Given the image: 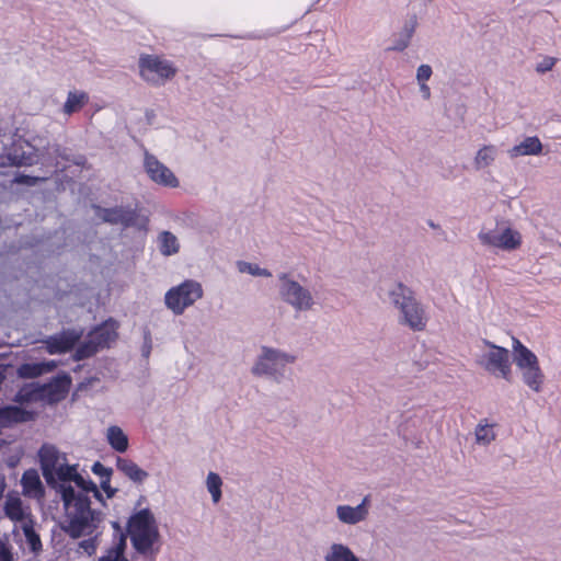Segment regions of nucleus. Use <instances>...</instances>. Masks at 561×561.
<instances>
[{
    "instance_id": "nucleus-1",
    "label": "nucleus",
    "mask_w": 561,
    "mask_h": 561,
    "mask_svg": "<svg viewBox=\"0 0 561 561\" xmlns=\"http://www.w3.org/2000/svg\"><path fill=\"white\" fill-rule=\"evenodd\" d=\"M90 492L95 499L101 500V493L92 481L58 495L64 506L60 529L70 538H85L78 546L79 550L88 556H92L96 551L101 534L100 527L104 520L102 512L91 508L88 496Z\"/></svg>"
},
{
    "instance_id": "nucleus-2",
    "label": "nucleus",
    "mask_w": 561,
    "mask_h": 561,
    "mask_svg": "<svg viewBox=\"0 0 561 561\" xmlns=\"http://www.w3.org/2000/svg\"><path fill=\"white\" fill-rule=\"evenodd\" d=\"M38 457L43 477L57 495L90 482L78 472L77 466L68 465L66 455L54 445L44 444Z\"/></svg>"
},
{
    "instance_id": "nucleus-3",
    "label": "nucleus",
    "mask_w": 561,
    "mask_h": 561,
    "mask_svg": "<svg viewBox=\"0 0 561 561\" xmlns=\"http://www.w3.org/2000/svg\"><path fill=\"white\" fill-rule=\"evenodd\" d=\"M388 298L397 312L399 325L412 332H422L426 329L430 322L427 307L416 298L410 287L397 283L388 290Z\"/></svg>"
},
{
    "instance_id": "nucleus-4",
    "label": "nucleus",
    "mask_w": 561,
    "mask_h": 561,
    "mask_svg": "<svg viewBox=\"0 0 561 561\" xmlns=\"http://www.w3.org/2000/svg\"><path fill=\"white\" fill-rule=\"evenodd\" d=\"M128 535L134 549L151 560L159 551L160 533L154 515L148 508L135 513L128 522Z\"/></svg>"
},
{
    "instance_id": "nucleus-5",
    "label": "nucleus",
    "mask_w": 561,
    "mask_h": 561,
    "mask_svg": "<svg viewBox=\"0 0 561 561\" xmlns=\"http://www.w3.org/2000/svg\"><path fill=\"white\" fill-rule=\"evenodd\" d=\"M296 362V356L278 348L262 346L256 356L251 374L280 382L285 378L287 366Z\"/></svg>"
},
{
    "instance_id": "nucleus-6",
    "label": "nucleus",
    "mask_w": 561,
    "mask_h": 561,
    "mask_svg": "<svg viewBox=\"0 0 561 561\" xmlns=\"http://www.w3.org/2000/svg\"><path fill=\"white\" fill-rule=\"evenodd\" d=\"M478 239L486 248L507 253L519 250L523 244L522 233L510 222L497 224L493 229H482Z\"/></svg>"
},
{
    "instance_id": "nucleus-7",
    "label": "nucleus",
    "mask_w": 561,
    "mask_h": 561,
    "mask_svg": "<svg viewBox=\"0 0 561 561\" xmlns=\"http://www.w3.org/2000/svg\"><path fill=\"white\" fill-rule=\"evenodd\" d=\"M204 295L203 286L195 279H186L171 287L164 295V305L175 316H181Z\"/></svg>"
},
{
    "instance_id": "nucleus-8",
    "label": "nucleus",
    "mask_w": 561,
    "mask_h": 561,
    "mask_svg": "<svg viewBox=\"0 0 561 561\" xmlns=\"http://www.w3.org/2000/svg\"><path fill=\"white\" fill-rule=\"evenodd\" d=\"M278 279L279 297L285 304L295 311H309L313 309L316 300L309 288L302 286L285 273L279 274Z\"/></svg>"
},
{
    "instance_id": "nucleus-9",
    "label": "nucleus",
    "mask_w": 561,
    "mask_h": 561,
    "mask_svg": "<svg viewBox=\"0 0 561 561\" xmlns=\"http://www.w3.org/2000/svg\"><path fill=\"white\" fill-rule=\"evenodd\" d=\"M139 75L152 85H162L178 73L174 64L158 55H142L139 58Z\"/></svg>"
},
{
    "instance_id": "nucleus-10",
    "label": "nucleus",
    "mask_w": 561,
    "mask_h": 561,
    "mask_svg": "<svg viewBox=\"0 0 561 561\" xmlns=\"http://www.w3.org/2000/svg\"><path fill=\"white\" fill-rule=\"evenodd\" d=\"M483 347L478 356V364L490 374L508 380L511 360L508 350L497 346L488 340L482 341Z\"/></svg>"
},
{
    "instance_id": "nucleus-11",
    "label": "nucleus",
    "mask_w": 561,
    "mask_h": 561,
    "mask_svg": "<svg viewBox=\"0 0 561 561\" xmlns=\"http://www.w3.org/2000/svg\"><path fill=\"white\" fill-rule=\"evenodd\" d=\"M116 329L117 323L113 320L105 321L95 328L77 350V357L79 359L87 358L99 350L108 347L117 337Z\"/></svg>"
},
{
    "instance_id": "nucleus-12",
    "label": "nucleus",
    "mask_w": 561,
    "mask_h": 561,
    "mask_svg": "<svg viewBox=\"0 0 561 561\" xmlns=\"http://www.w3.org/2000/svg\"><path fill=\"white\" fill-rule=\"evenodd\" d=\"M144 167L148 176L154 183L172 188L179 186L180 182L174 173L153 154L145 153Z\"/></svg>"
},
{
    "instance_id": "nucleus-13",
    "label": "nucleus",
    "mask_w": 561,
    "mask_h": 561,
    "mask_svg": "<svg viewBox=\"0 0 561 561\" xmlns=\"http://www.w3.org/2000/svg\"><path fill=\"white\" fill-rule=\"evenodd\" d=\"M336 518L343 525H357L367 519L368 510V497H364L363 501L356 505L351 506L346 504L337 505L335 508Z\"/></svg>"
},
{
    "instance_id": "nucleus-14",
    "label": "nucleus",
    "mask_w": 561,
    "mask_h": 561,
    "mask_svg": "<svg viewBox=\"0 0 561 561\" xmlns=\"http://www.w3.org/2000/svg\"><path fill=\"white\" fill-rule=\"evenodd\" d=\"M95 215L104 222L122 225L125 227L133 226L136 221V213L130 208L114 207L101 208L95 207Z\"/></svg>"
},
{
    "instance_id": "nucleus-15",
    "label": "nucleus",
    "mask_w": 561,
    "mask_h": 561,
    "mask_svg": "<svg viewBox=\"0 0 561 561\" xmlns=\"http://www.w3.org/2000/svg\"><path fill=\"white\" fill-rule=\"evenodd\" d=\"M80 334L76 331H65L46 340L47 351L50 354L66 353L79 341Z\"/></svg>"
},
{
    "instance_id": "nucleus-16",
    "label": "nucleus",
    "mask_w": 561,
    "mask_h": 561,
    "mask_svg": "<svg viewBox=\"0 0 561 561\" xmlns=\"http://www.w3.org/2000/svg\"><path fill=\"white\" fill-rule=\"evenodd\" d=\"M499 157V149L495 145L485 144L478 148L472 159L474 171H484L494 165Z\"/></svg>"
},
{
    "instance_id": "nucleus-17",
    "label": "nucleus",
    "mask_w": 561,
    "mask_h": 561,
    "mask_svg": "<svg viewBox=\"0 0 561 561\" xmlns=\"http://www.w3.org/2000/svg\"><path fill=\"white\" fill-rule=\"evenodd\" d=\"M542 152V144L536 136L524 138L507 150L510 159H517L525 156H539Z\"/></svg>"
},
{
    "instance_id": "nucleus-18",
    "label": "nucleus",
    "mask_w": 561,
    "mask_h": 561,
    "mask_svg": "<svg viewBox=\"0 0 561 561\" xmlns=\"http://www.w3.org/2000/svg\"><path fill=\"white\" fill-rule=\"evenodd\" d=\"M21 484L25 496L37 500L44 496V486L35 469H28L23 473Z\"/></svg>"
},
{
    "instance_id": "nucleus-19",
    "label": "nucleus",
    "mask_w": 561,
    "mask_h": 561,
    "mask_svg": "<svg viewBox=\"0 0 561 561\" xmlns=\"http://www.w3.org/2000/svg\"><path fill=\"white\" fill-rule=\"evenodd\" d=\"M514 362L516 366L522 370V374L527 371L528 369H533L535 367H539L537 356L525 347L518 340L514 339Z\"/></svg>"
},
{
    "instance_id": "nucleus-20",
    "label": "nucleus",
    "mask_w": 561,
    "mask_h": 561,
    "mask_svg": "<svg viewBox=\"0 0 561 561\" xmlns=\"http://www.w3.org/2000/svg\"><path fill=\"white\" fill-rule=\"evenodd\" d=\"M5 515L13 522L23 525L26 520H33L28 508L23 506V503L18 496H9L4 505Z\"/></svg>"
},
{
    "instance_id": "nucleus-21",
    "label": "nucleus",
    "mask_w": 561,
    "mask_h": 561,
    "mask_svg": "<svg viewBox=\"0 0 561 561\" xmlns=\"http://www.w3.org/2000/svg\"><path fill=\"white\" fill-rule=\"evenodd\" d=\"M32 414L19 407L9 405L0 408V427H9L16 423L26 422Z\"/></svg>"
},
{
    "instance_id": "nucleus-22",
    "label": "nucleus",
    "mask_w": 561,
    "mask_h": 561,
    "mask_svg": "<svg viewBox=\"0 0 561 561\" xmlns=\"http://www.w3.org/2000/svg\"><path fill=\"white\" fill-rule=\"evenodd\" d=\"M89 103V95L82 90H71L67 94V99L62 105V113L70 116L81 111Z\"/></svg>"
},
{
    "instance_id": "nucleus-23",
    "label": "nucleus",
    "mask_w": 561,
    "mask_h": 561,
    "mask_svg": "<svg viewBox=\"0 0 561 561\" xmlns=\"http://www.w3.org/2000/svg\"><path fill=\"white\" fill-rule=\"evenodd\" d=\"M116 467L117 470L136 483H142L149 476L147 471L130 459L117 458Z\"/></svg>"
},
{
    "instance_id": "nucleus-24",
    "label": "nucleus",
    "mask_w": 561,
    "mask_h": 561,
    "mask_svg": "<svg viewBox=\"0 0 561 561\" xmlns=\"http://www.w3.org/2000/svg\"><path fill=\"white\" fill-rule=\"evenodd\" d=\"M324 561H359L354 552L346 546L340 542H333L327 549Z\"/></svg>"
},
{
    "instance_id": "nucleus-25",
    "label": "nucleus",
    "mask_w": 561,
    "mask_h": 561,
    "mask_svg": "<svg viewBox=\"0 0 561 561\" xmlns=\"http://www.w3.org/2000/svg\"><path fill=\"white\" fill-rule=\"evenodd\" d=\"M55 367L56 363L54 360L42 363H25L19 367L18 374L22 378H35L45 373L54 370Z\"/></svg>"
},
{
    "instance_id": "nucleus-26",
    "label": "nucleus",
    "mask_w": 561,
    "mask_h": 561,
    "mask_svg": "<svg viewBox=\"0 0 561 561\" xmlns=\"http://www.w3.org/2000/svg\"><path fill=\"white\" fill-rule=\"evenodd\" d=\"M105 436L107 443L114 450L118 453H125L127 450L128 437L119 426L112 425L107 427Z\"/></svg>"
},
{
    "instance_id": "nucleus-27",
    "label": "nucleus",
    "mask_w": 561,
    "mask_h": 561,
    "mask_svg": "<svg viewBox=\"0 0 561 561\" xmlns=\"http://www.w3.org/2000/svg\"><path fill=\"white\" fill-rule=\"evenodd\" d=\"M159 251L163 256H171L180 251V242L175 234L162 231L158 236Z\"/></svg>"
},
{
    "instance_id": "nucleus-28",
    "label": "nucleus",
    "mask_w": 561,
    "mask_h": 561,
    "mask_svg": "<svg viewBox=\"0 0 561 561\" xmlns=\"http://www.w3.org/2000/svg\"><path fill=\"white\" fill-rule=\"evenodd\" d=\"M127 547L126 537L119 535L113 545L106 549L105 553L99 558L98 561H123L125 550Z\"/></svg>"
},
{
    "instance_id": "nucleus-29",
    "label": "nucleus",
    "mask_w": 561,
    "mask_h": 561,
    "mask_svg": "<svg viewBox=\"0 0 561 561\" xmlns=\"http://www.w3.org/2000/svg\"><path fill=\"white\" fill-rule=\"evenodd\" d=\"M21 530L24 534L26 543L32 552L38 553L42 551V541L39 535L35 530V522L26 520L23 525H20Z\"/></svg>"
},
{
    "instance_id": "nucleus-30",
    "label": "nucleus",
    "mask_w": 561,
    "mask_h": 561,
    "mask_svg": "<svg viewBox=\"0 0 561 561\" xmlns=\"http://www.w3.org/2000/svg\"><path fill=\"white\" fill-rule=\"evenodd\" d=\"M474 437L477 444L481 446H488L496 437L493 425L485 422H480L476 427Z\"/></svg>"
},
{
    "instance_id": "nucleus-31",
    "label": "nucleus",
    "mask_w": 561,
    "mask_h": 561,
    "mask_svg": "<svg viewBox=\"0 0 561 561\" xmlns=\"http://www.w3.org/2000/svg\"><path fill=\"white\" fill-rule=\"evenodd\" d=\"M222 480L216 472L210 471L206 477V488L211 495V501L217 504L221 499Z\"/></svg>"
},
{
    "instance_id": "nucleus-32",
    "label": "nucleus",
    "mask_w": 561,
    "mask_h": 561,
    "mask_svg": "<svg viewBox=\"0 0 561 561\" xmlns=\"http://www.w3.org/2000/svg\"><path fill=\"white\" fill-rule=\"evenodd\" d=\"M523 375L524 382L534 391L539 392L543 381V375L540 367L528 369Z\"/></svg>"
},
{
    "instance_id": "nucleus-33",
    "label": "nucleus",
    "mask_w": 561,
    "mask_h": 561,
    "mask_svg": "<svg viewBox=\"0 0 561 561\" xmlns=\"http://www.w3.org/2000/svg\"><path fill=\"white\" fill-rule=\"evenodd\" d=\"M237 268L242 274H250V275L256 276V277H271L272 276V273L268 270L262 268L257 264L245 262V261H238Z\"/></svg>"
},
{
    "instance_id": "nucleus-34",
    "label": "nucleus",
    "mask_w": 561,
    "mask_h": 561,
    "mask_svg": "<svg viewBox=\"0 0 561 561\" xmlns=\"http://www.w3.org/2000/svg\"><path fill=\"white\" fill-rule=\"evenodd\" d=\"M0 561H13L12 546L8 539H0Z\"/></svg>"
},
{
    "instance_id": "nucleus-35",
    "label": "nucleus",
    "mask_w": 561,
    "mask_h": 561,
    "mask_svg": "<svg viewBox=\"0 0 561 561\" xmlns=\"http://www.w3.org/2000/svg\"><path fill=\"white\" fill-rule=\"evenodd\" d=\"M432 73L433 71L430 65H421L416 70L417 82H426L431 78Z\"/></svg>"
},
{
    "instance_id": "nucleus-36",
    "label": "nucleus",
    "mask_w": 561,
    "mask_h": 561,
    "mask_svg": "<svg viewBox=\"0 0 561 561\" xmlns=\"http://www.w3.org/2000/svg\"><path fill=\"white\" fill-rule=\"evenodd\" d=\"M92 471L96 476H100L103 479L111 478L112 469L104 467L101 462H95L92 466Z\"/></svg>"
},
{
    "instance_id": "nucleus-37",
    "label": "nucleus",
    "mask_w": 561,
    "mask_h": 561,
    "mask_svg": "<svg viewBox=\"0 0 561 561\" xmlns=\"http://www.w3.org/2000/svg\"><path fill=\"white\" fill-rule=\"evenodd\" d=\"M413 28L407 30L405 36L403 39H400L397 42V44L393 46L394 50H403L408 47L410 39L412 37Z\"/></svg>"
},
{
    "instance_id": "nucleus-38",
    "label": "nucleus",
    "mask_w": 561,
    "mask_h": 561,
    "mask_svg": "<svg viewBox=\"0 0 561 561\" xmlns=\"http://www.w3.org/2000/svg\"><path fill=\"white\" fill-rule=\"evenodd\" d=\"M554 65V59L553 58H548V59H545L541 64H539L537 66V71L538 72H545V71H548L550 70Z\"/></svg>"
},
{
    "instance_id": "nucleus-39",
    "label": "nucleus",
    "mask_w": 561,
    "mask_h": 561,
    "mask_svg": "<svg viewBox=\"0 0 561 561\" xmlns=\"http://www.w3.org/2000/svg\"><path fill=\"white\" fill-rule=\"evenodd\" d=\"M110 480L111 478H106L101 481V488L106 492L107 497H112L116 492V489L111 486Z\"/></svg>"
},
{
    "instance_id": "nucleus-40",
    "label": "nucleus",
    "mask_w": 561,
    "mask_h": 561,
    "mask_svg": "<svg viewBox=\"0 0 561 561\" xmlns=\"http://www.w3.org/2000/svg\"><path fill=\"white\" fill-rule=\"evenodd\" d=\"M420 85V92L424 100H428L431 98V89L426 84V82L419 83Z\"/></svg>"
},
{
    "instance_id": "nucleus-41",
    "label": "nucleus",
    "mask_w": 561,
    "mask_h": 561,
    "mask_svg": "<svg viewBox=\"0 0 561 561\" xmlns=\"http://www.w3.org/2000/svg\"><path fill=\"white\" fill-rule=\"evenodd\" d=\"M68 385H69V380H67V379H62V380L58 381L57 387H58V388H60V390H61L62 392H66V391H67V387H68Z\"/></svg>"
},
{
    "instance_id": "nucleus-42",
    "label": "nucleus",
    "mask_w": 561,
    "mask_h": 561,
    "mask_svg": "<svg viewBox=\"0 0 561 561\" xmlns=\"http://www.w3.org/2000/svg\"><path fill=\"white\" fill-rule=\"evenodd\" d=\"M4 371H5V369L2 366H0V385L2 383V381L5 378Z\"/></svg>"
},
{
    "instance_id": "nucleus-43",
    "label": "nucleus",
    "mask_w": 561,
    "mask_h": 561,
    "mask_svg": "<svg viewBox=\"0 0 561 561\" xmlns=\"http://www.w3.org/2000/svg\"><path fill=\"white\" fill-rule=\"evenodd\" d=\"M55 152H56L57 154H59V147H58V146H56V148H55Z\"/></svg>"
},
{
    "instance_id": "nucleus-44",
    "label": "nucleus",
    "mask_w": 561,
    "mask_h": 561,
    "mask_svg": "<svg viewBox=\"0 0 561 561\" xmlns=\"http://www.w3.org/2000/svg\"><path fill=\"white\" fill-rule=\"evenodd\" d=\"M123 561H128V560H127L126 558H124V560H123Z\"/></svg>"
}]
</instances>
